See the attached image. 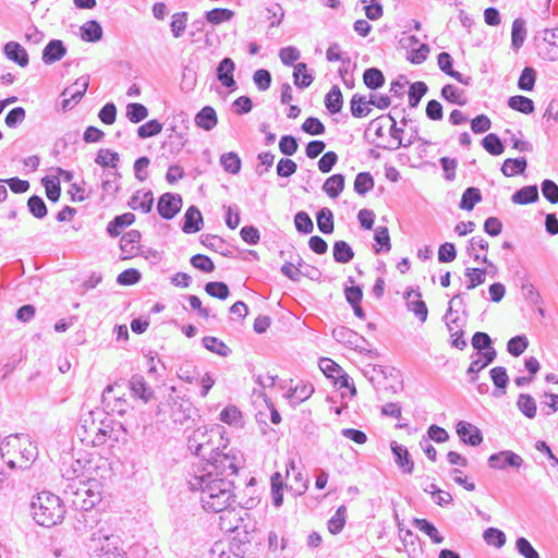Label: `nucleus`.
<instances>
[{"mask_svg":"<svg viewBox=\"0 0 558 558\" xmlns=\"http://www.w3.org/2000/svg\"><path fill=\"white\" fill-rule=\"evenodd\" d=\"M350 110L354 118H364L371 112L369 102L365 96L354 94L350 100Z\"/></svg>","mask_w":558,"mask_h":558,"instance_id":"f704fd0d","label":"nucleus"},{"mask_svg":"<svg viewBox=\"0 0 558 558\" xmlns=\"http://www.w3.org/2000/svg\"><path fill=\"white\" fill-rule=\"evenodd\" d=\"M519 410L529 418H534L536 415V402L526 393H521L518 398Z\"/></svg>","mask_w":558,"mask_h":558,"instance_id":"5fc2aeb1","label":"nucleus"},{"mask_svg":"<svg viewBox=\"0 0 558 558\" xmlns=\"http://www.w3.org/2000/svg\"><path fill=\"white\" fill-rule=\"evenodd\" d=\"M235 63L231 58H223L217 66V78L222 86L229 89H235L236 83L233 77Z\"/></svg>","mask_w":558,"mask_h":558,"instance_id":"2eb2a0df","label":"nucleus"},{"mask_svg":"<svg viewBox=\"0 0 558 558\" xmlns=\"http://www.w3.org/2000/svg\"><path fill=\"white\" fill-rule=\"evenodd\" d=\"M488 464L490 468L498 470H504L507 466L519 469L523 464V459L513 451L504 450L492 454L488 459Z\"/></svg>","mask_w":558,"mask_h":558,"instance_id":"f8f14e48","label":"nucleus"},{"mask_svg":"<svg viewBox=\"0 0 558 558\" xmlns=\"http://www.w3.org/2000/svg\"><path fill=\"white\" fill-rule=\"evenodd\" d=\"M413 524L418 531L429 536L433 543L440 544L444 542V537L439 534L436 526L426 519H415Z\"/></svg>","mask_w":558,"mask_h":558,"instance_id":"37998d69","label":"nucleus"},{"mask_svg":"<svg viewBox=\"0 0 558 558\" xmlns=\"http://www.w3.org/2000/svg\"><path fill=\"white\" fill-rule=\"evenodd\" d=\"M223 441L221 426H201L189 436L187 449L193 454L205 458L213 453L216 447L222 445Z\"/></svg>","mask_w":558,"mask_h":558,"instance_id":"0eeeda50","label":"nucleus"},{"mask_svg":"<svg viewBox=\"0 0 558 558\" xmlns=\"http://www.w3.org/2000/svg\"><path fill=\"white\" fill-rule=\"evenodd\" d=\"M193 407L187 400L174 402L171 408V418L177 424H184L192 417Z\"/></svg>","mask_w":558,"mask_h":558,"instance_id":"bb28decb","label":"nucleus"},{"mask_svg":"<svg viewBox=\"0 0 558 558\" xmlns=\"http://www.w3.org/2000/svg\"><path fill=\"white\" fill-rule=\"evenodd\" d=\"M482 145L486 151H488L493 156H498L504 153L505 146L500 138L494 134L489 133L482 140Z\"/></svg>","mask_w":558,"mask_h":558,"instance_id":"603ef678","label":"nucleus"},{"mask_svg":"<svg viewBox=\"0 0 558 558\" xmlns=\"http://www.w3.org/2000/svg\"><path fill=\"white\" fill-rule=\"evenodd\" d=\"M0 454L10 469H28L38 457L36 444L27 434L9 435L0 445Z\"/></svg>","mask_w":558,"mask_h":558,"instance_id":"f03ea898","label":"nucleus"},{"mask_svg":"<svg viewBox=\"0 0 558 558\" xmlns=\"http://www.w3.org/2000/svg\"><path fill=\"white\" fill-rule=\"evenodd\" d=\"M543 40L546 44V56L549 60H558V28L545 29Z\"/></svg>","mask_w":558,"mask_h":558,"instance_id":"2f4dec72","label":"nucleus"},{"mask_svg":"<svg viewBox=\"0 0 558 558\" xmlns=\"http://www.w3.org/2000/svg\"><path fill=\"white\" fill-rule=\"evenodd\" d=\"M120 160L119 154L110 149H99L95 162L102 167L117 168Z\"/></svg>","mask_w":558,"mask_h":558,"instance_id":"864d4df0","label":"nucleus"},{"mask_svg":"<svg viewBox=\"0 0 558 558\" xmlns=\"http://www.w3.org/2000/svg\"><path fill=\"white\" fill-rule=\"evenodd\" d=\"M31 510L35 522L45 527L61 523L65 514L60 497L49 492H41L34 497Z\"/></svg>","mask_w":558,"mask_h":558,"instance_id":"20e7f679","label":"nucleus"},{"mask_svg":"<svg viewBox=\"0 0 558 558\" xmlns=\"http://www.w3.org/2000/svg\"><path fill=\"white\" fill-rule=\"evenodd\" d=\"M129 388L134 397L141 399L145 403H147L154 395L150 386H148L145 378L140 374H135L131 377L129 380Z\"/></svg>","mask_w":558,"mask_h":558,"instance_id":"f3484780","label":"nucleus"},{"mask_svg":"<svg viewBox=\"0 0 558 558\" xmlns=\"http://www.w3.org/2000/svg\"><path fill=\"white\" fill-rule=\"evenodd\" d=\"M220 163L223 169L231 174H236L241 170V159L235 153L222 154L220 157Z\"/></svg>","mask_w":558,"mask_h":558,"instance_id":"6e6d98bb","label":"nucleus"},{"mask_svg":"<svg viewBox=\"0 0 558 558\" xmlns=\"http://www.w3.org/2000/svg\"><path fill=\"white\" fill-rule=\"evenodd\" d=\"M88 84V76H81L75 81V83L72 86L65 88L62 93V96H69V98L63 99L62 108L68 109L69 107H71V101L77 104L86 93Z\"/></svg>","mask_w":558,"mask_h":558,"instance_id":"ddd939ff","label":"nucleus"},{"mask_svg":"<svg viewBox=\"0 0 558 558\" xmlns=\"http://www.w3.org/2000/svg\"><path fill=\"white\" fill-rule=\"evenodd\" d=\"M66 53L63 43L59 39H52L43 51V61L46 64L54 63L61 60Z\"/></svg>","mask_w":558,"mask_h":558,"instance_id":"aec40b11","label":"nucleus"},{"mask_svg":"<svg viewBox=\"0 0 558 558\" xmlns=\"http://www.w3.org/2000/svg\"><path fill=\"white\" fill-rule=\"evenodd\" d=\"M27 207L35 218L43 219L47 215L46 204L40 196H31L27 201Z\"/></svg>","mask_w":558,"mask_h":558,"instance_id":"0e129e2a","label":"nucleus"},{"mask_svg":"<svg viewBox=\"0 0 558 558\" xmlns=\"http://www.w3.org/2000/svg\"><path fill=\"white\" fill-rule=\"evenodd\" d=\"M125 116L132 123H140L148 117V109L142 104L131 102L126 106Z\"/></svg>","mask_w":558,"mask_h":558,"instance_id":"09e8293b","label":"nucleus"},{"mask_svg":"<svg viewBox=\"0 0 558 558\" xmlns=\"http://www.w3.org/2000/svg\"><path fill=\"white\" fill-rule=\"evenodd\" d=\"M529 341L525 336H515L507 343L508 352L513 356L521 355L527 348Z\"/></svg>","mask_w":558,"mask_h":558,"instance_id":"338daca9","label":"nucleus"},{"mask_svg":"<svg viewBox=\"0 0 558 558\" xmlns=\"http://www.w3.org/2000/svg\"><path fill=\"white\" fill-rule=\"evenodd\" d=\"M487 270L483 268H466L465 277L468 278L466 289L472 290L485 282Z\"/></svg>","mask_w":558,"mask_h":558,"instance_id":"3c124183","label":"nucleus"},{"mask_svg":"<svg viewBox=\"0 0 558 558\" xmlns=\"http://www.w3.org/2000/svg\"><path fill=\"white\" fill-rule=\"evenodd\" d=\"M427 85L424 82H415L411 84L409 89V106L411 108L417 107L422 97L427 93Z\"/></svg>","mask_w":558,"mask_h":558,"instance_id":"bf43d9fd","label":"nucleus"},{"mask_svg":"<svg viewBox=\"0 0 558 558\" xmlns=\"http://www.w3.org/2000/svg\"><path fill=\"white\" fill-rule=\"evenodd\" d=\"M314 392V387L310 383H300L294 388L289 389L287 397L291 403L300 404L307 400Z\"/></svg>","mask_w":558,"mask_h":558,"instance_id":"cd10ccee","label":"nucleus"},{"mask_svg":"<svg viewBox=\"0 0 558 558\" xmlns=\"http://www.w3.org/2000/svg\"><path fill=\"white\" fill-rule=\"evenodd\" d=\"M345 520H347V508H345V506L342 505L336 510L335 514L328 520V523H327L328 531L333 535L340 533L342 531V529L344 527Z\"/></svg>","mask_w":558,"mask_h":558,"instance_id":"a18cd8bd","label":"nucleus"},{"mask_svg":"<svg viewBox=\"0 0 558 558\" xmlns=\"http://www.w3.org/2000/svg\"><path fill=\"white\" fill-rule=\"evenodd\" d=\"M242 454L223 441L209 454L201 473H211L213 477L229 478L236 474Z\"/></svg>","mask_w":558,"mask_h":558,"instance_id":"39448f33","label":"nucleus"},{"mask_svg":"<svg viewBox=\"0 0 558 558\" xmlns=\"http://www.w3.org/2000/svg\"><path fill=\"white\" fill-rule=\"evenodd\" d=\"M135 220V216L132 213H125L114 217L107 226V232L111 236H118L122 232V229L131 226Z\"/></svg>","mask_w":558,"mask_h":558,"instance_id":"7c9ffc66","label":"nucleus"},{"mask_svg":"<svg viewBox=\"0 0 558 558\" xmlns=\"http://www.w3.org/2000/svg\"><path fill=\"white\" fill-rule=\"evenodd\" d=\"M154 204V196L150 191H137L130 199L129 206L134 210H141L147 214L151 210Z\"/></svg>","mask_w":558,"mask_h":558,"instance_id":"5701e85b","label":"nucleus"},{"mask_svg":"<svg viewBox=\"0 0 558 558\" xmlns=\"http://www.w3.org/2000/svg\"><path fill=\"white\" fill-rule=\"evenodd\" d=\"M482 199L481 191L476 187H468L461 197L460 208L464 210H472L474 206Z\"/></svg>","mask_w":558,"mask_h":558,"instance_id":"49530a36","label":"nucleus"},{"mask_svg":"<svg viewBox=\"0 0 558 558\" xmlns=\"http://www.w3.org/2000/svg\"><path fill=\"white\" fill-rule=\"evenodd\" d=\"M342 105V93L337 85H333L325 97V106L331 114H335L341 111Z\"/></svg>","mask_w":558,"mask_h":558,"instance_id":"473e14b6","label":"nucleus"},{"mask_svg":"<svg viewBox=\"0 0 558 558\" xmlns=\"http://www.w3.org/2000/svg\"><path fill=\"white\" fill-rule=\"evenodd\" d=\"M457 433L460 439L470 446H478L483 441L481 430L471 423L461 421L457 424Z\"/></svg>","mask_w":558,"mask_h":558,"instance_id":"dca6fc26","label":"nucleus"},{"mask_svg":"<svg viewBox=\"0 0 558 558\" xmlns=\"http://www.w3.org/2000/svg\"><path fill=\"white\" fill-rule=\"evenodd\" d=\"M293 68L294 85L301 89L308 87L313 83L314 76L307 71V64L304 62H299Z\"/></svg>","mask_w":558,"mask_h":558,"instance_id":"c756f323","label":"nucleus"},{"mask_svg":"<svg viewBox=\"0 0 558 558\" xmlns=\"http://www.w3.org/2000/svg\"><path fill=\"white\" fill-rule=\"evenodd\" d=\"M141 241V233L137 230H131L124 233L120 240V248L123 253L132 256L138 250V244Z\"/></svg>","mask_w":558,"mask_h":558,"instance_id":"c85d7f7f","label":"nucleus"},{"mask_svg":"<svg viewBox=\"0 0 558 558\" xmlns=\"http://www.w3.org/2000/svg\"><path fill=\"white\" fill-rule=\"evenodd\" d=\"M191 490L201 493L202 507L207 512H219L235 502L233 482L230 478L213 477L211 473L194 474L187 481Z\"/></svg>","mask_w":558,"mask_h":558,"instance_id":"f257e3e1","label":"nucleus"},{"mask_svg":"<svg viewBox=\"0 0 558 558\" xmlns=\"http://www.w3.org/2000/svg\"><path fill=\"white\" fill-rule=\"evenodd\" d=\"M496 350L492 349V351H485L482 353L483 359L478 357L473 360L468 368V374L471 375L470 380L474 383L477 379L476 374L485 368L488 364H490L496 359Z\"/></svg>","mask_w":558,"mask_h":558,"instance_id":"a878e982","label":"nucleus"},{"mask_svg":"<svg viewBox=\"0 0 558 558\" xmlns=\"http://www.w3.org/2000/svg\"><path fill=\"white\" fill-rule=\"evenodd\" d=\"M316 220L317 227L322 233L330 234L333 232V214L329 208H322L316 215Z\"/></svg>","mask_w":558,"mask_h":558,"instance_id":"ea45409f","label":"nucleus"},{"mask_svg":"<svg viewBox=\"0 0 558 558\" xmlns=\"http://www.w3.org/2000/svg\"><path fill=\"white\" fill-rule=\"evenodd\" d=\"M233 12L229 9H213L206 13V20L211 24H220L232 19Z\"/></svg>","mask_w":558,"mask_h":558,"instance_id":"774afa93","label":"nucleus"},{"mask_svg":"<svg viewBox=\"0 0 558 558\" xmlns=\"http://www.w3.org/2000/svg\"><path fill=\"white\" fill-rule=\"evenodd\" d=\"M344 189V177L340 173L329 177L324 185V192L331 198H336Z\"/></svg>","mask_w":558,"mask_h":558,"instance_id":"c9c22d12","label":"nucleus"},{"mask_svg":"<svg viewBox=\"0 0 558 558\" xmlns=\"http://www.w3.org/2000/svg\"><path fill=\"white\" fill-rule=\"evenodd\" d=\"M286 477L291 482L289 484V489L295 495L301 496L307 490L308 480L303 476L301 471H296L295 462L293 460L289 461L287 464Z\"/></svg>","mask_w":558,"mask_h":558,"instance_id":"4468645a","label":"nucleus"},{"mask_svg":"<svg viewBox=\"0 0 558 558\" xmlns=\"http://www.w3.org/2000/svg\"><path fill=\"white\" fill-rule=\"evenodd\" d=\"M508 106L511 109L519 111L521 113H524V114H530L534 111L533 100L525 96H521V95L511 96L508 99Z\"/></svg>","mask_w":558,"mask_h":558,"instance_id":"c03bdc74","label":"nucleus"},{"mask_svg":"<svg viewBox=\"0 0 558 558\" xmlns=\"http://www.w3.org/2000/svg\"><path fill=\"white\" fill-rule=\"evenodd\" d=\"M195 123L198 128L210 131L213 130L217 123V114L213 107L206 106L204 107L195 117Z\"/></svg>","mask_w":558,"mask_h":558,"instance_id":"b1692460","label":"nucleus"},{"mask_svg":"<svg viewBox=\"0 0 558 558\" xmlns=\"http://www.w3.org/2000/svg\"><path fill=\"white\" fill-rule=\"evenodd\" d=\"M221 422L234 426L242 427L243 426V416L241 411L235 405L226 407L219 415Z\"/></svg>","mask_w":558,"mask_h":558,"instance_id":"4c0bfd02","label":"nucleus"},{"mask_svg":"<svg viewBox=\"0 0 558 558\" xmlns=\"http://www.w3.org/2000/svg\"><path fill=\"white\" fill-rule=\"evenodd\" d=\"M280 61L288 66H294L296 61L301 58V51L294 46H287L279 50Z\"/></svg>","mask_w":558,"mask_h":558,"instance_id":"e2e57ef3","label":"nucleus"},{"mask_svg":"<svg viewBox=\"0 0 558 558\" xmlns=\"http://www.w3.org/2000/svg\"><path fill=\"white\" fill-rule=\"evenodd\" d=\"M390 447L395 456L396 464L402 470L403 473L411 474L414 470V462L411 459L407 447L399 445L397 441H392Z\"/></svg>","mask_w":558,"mask_h":558,"instance_id":"a211bd4d","label":"nucleus"},{"mask_svg":"<svg viewBox=\"0 0 558 558\" xmlns=\"http://www.w3.org/2000/svg\"><path fill=\"white\" fill-rule=\"evenodd\" d=\"M332 337L340 343L359 351H365L367 341L357 332L347 327H338L332 330Z\"/></svg>","mask_w":558,"mask_h":558,"instance_id":"9d476101","label":"nucleus"},{"mask_svg":"<svg viewBox=\"0 0 558 558\" xmlns=\"http://www.w3.org/2000/svg\"><path fill=\"white\" fill-rule=\"evenodd\" d=\"M514 204L525 205L538 199V190L536 185H527L517 191L512 197Z\"/></svg>","mask_w":558,"mask_h":558,"instance_id":"72a5a7b5","label":"nucleus"},{"mask_svg":"<svg viewBox=\"0 0 558 558\" xmlns=\"http://www.w3.org/2000/svg\"><path fill=\"white\" fill-rule=\"evenodd\" d=\"M535 80L536 71L531 66H526L521 72L518 81V87L522 90L530 92L534 88Z\"/></svg>","mask_w":558,"mask_h":558,"instance_id":"680f3d73","label":"nucleus"},{"mask_svg":"<svg viewBox=\"0 0 558 558\" xmlns=\"http://www.w3.org/2000/svg\"><path fill=\"white\" fill-rule=\"evenodd\" d=\"M364 84L371 89H377L385 83L384 74L376 68L365 70L363 74Z\"/></svg>","mask_w":558,"mask_h":558,"instance_id":"de8ad7c7","label":"nucleus"},{"mask_svg":"<svg viewBox=\"0 0 558 558\" xmlns=\"http://www.w3.org/2000/svg\"><path fill=\"white\" fill-rule=\"evenodd\" d=\"M527 162L524 157L520 158H508L505 160L501 172L506 177H512L514 174L523 173L526 169Z\"/></svg>","mask_w":558,"mask_h":558,"instance_id":"58836bf2","label":"nucleus"},{"mask_svg":"<svg viewBox=\"0 0 558 558\" xmlns=\"http://www.w3.org/2000/svg\"><path fill=\"white\" fill-rule=\"evenodd\" d=\"M333 259L340 264H347L354 257L352 247L345 241H336L332 247Z\"/></svg>","mask_w":558,"mask_h":558,"instance_id":"e433bc0d","label":"nucleus"},{"mask_svg":"<svg viewBox=\"0 0 558 558\" xmlns=\"http://www.w3.org/2000/svg\"><path fill=\"white\" fill-rule=\"evenodd\" d=\"M483 538L488 545H493L496 548L502 547L506 543L505 533L496 527L486 529L484 531Z\"/></svg>","mask_w":558,"mask_h":558,"instance_id":"13d9d810","label":"nucleus"},{"mask_svg":"<svg viewBox=\"0 0 558 558\" xmlns=\"http://www.w3.org/2000/svg\"><path fill=\"white\" fill-rule=\"evenodd\" d=\"M205 291L210 296L217 298L219 300H226L230 294L228 286L225 282L220 281H213L206 283Z\"/></svg>","mask_w":558,"mask_h":558,"instance_id":"69168bd1","label":"nucleus"},{"mask_svg":"<svg viewBox=\"0 0 558 558\" xmlns=\"http://www.w3.org/2000/svg\"><path fill=\"white\" fill-rule=\"evenodd\" d=\"M203 344L207 350L220 356H228L231 353L229 347L216 337H204Z\"/></svg>","mask_w":558,"mask_h":558,"instance_id":"8fccbe9b","label":"nucleus"},{"mask_svg":"<svg viewBox=\"0 0 558 558\" xmlns=\"http://www.w3.org/2000/svg\"><path fill=\"white\" fill-rule=\"evenodd\" d=\"M203 225V216L195 206H190L184 215L182 231L184 233H195L201 230Z\"/></svg>","mask_w":558,"mask_h":558,"instance_id":"4be33fe9","label":"nucleus"},{"mask_svg":"<svg viewBox=\"0 0 558 558\" xmlns=\"http://www.w3.org/2000/svg\"><path fill=\"white\" fill-rule=\"evenodd\" d=\"M93 461L89 458V453L83 450H72L71 452H65L61 458V466L60 471L62 477L69 483L73 481L81 480V476H84L85 473H90L93 469Z\"/></svg>","mask_w":558,"mask_h":558,"instance_id":"6e6552de","label":"nucleus"},{"mask_svg":"<svg viewBox=\"0 0 558 558\" xmlns=\"http://www.w3.org/2000/svg\"><path fill=\"white\" fill-rule=\"evenodd\" d=\"M87 423L88 420L85 418L83 427L93 436L90 440L93 446H102L109 442L112 447L120 441H126V429L124 426L110 417L99 420L98 424H96L93 417L90 425H87Z\"/></svg>","mask_w":558,"mask_h":558,"instance_id":"423d86ee","label":"nucleus"},{"mask_svg":"<svg viewBox=\"0 0 558 558\" xmlns=\"http://www.w3.org/2000/svg\"><path fill=\"white\" fill-rule=\"evenodd\" d=\"M86 546L95 558H125V553L118 546V538L102 533L101 530L92 534Z\"/></svg>","mask_w":558,"mask_h":558,"instance_id":"1a4fd4ad","label":"nucleus"},{"mask_svg":"<svg viewBox=\"0 0 558 558\" xmlns=\"http://www.w3.org/2000/svg\"><path fill=\"white\" fill-rule=\"evenodd\" d=\"M525 34L524 22L519 19L514 20L511 29V45L515 50L523 45Z\"/></svg>","mask_w":558,"mask_h":558,"instance_id":"052dcab7","label":"nucleus"},{"mask_svg":"<svg viewBox=\"0 0 558 558\" xmlns=\"http://www.w3.org/2000/svg\"><path fill=\"white\" fill-rule=\"evenodd\" d=\"M63 495L76 510L88 511L100 501V483L90 477L69 482L63 488Z\"/></svg>","mask_w":558,"mask_h":558,"instance_id":"7ed1b4c3","label":"nucleus"},{"mask_svg":"<svg viewBox=\"0 0 558 558\" xmlns=\"http://www.w3.org/2000/svg\"><path fill=\"white\" fill-rule=\"evenodd\" d=\"M82 38L85 41L95 43L101 39L102 28L97 21H88L82 27Z\"/></svg>","mask_w":558,"mask_h":558,"instance_id":"79ce46f5","label":"nucleus"},{"mask_svg":"<svg viewBox=\"0 0 558 558\" xmlns=\"http://www.w3.org/2000/svg\"><path fill=\"white\" fill-rule=\"evenodd\" d=\"M441 96L447 101L458 106H464L468 102V98L465 97L464 92L451 84H447L441 88Z\"/></svg>","mask_w":558,"mask_h":558,"instance_id":"a19ab883","label":"nucleus"},{"mask_svg":"<svg viewBox=\"0 0 558 558\" xmlns=\"http://www.w3.org/2000/svg\"><path fill=\"white\" fill-rule=\"evenodd\" d=\"M182 207V198L179 194L165 193L160 196L157 210L163 219H172Z\"/></svg>","mask_w":558,"mask_h":558,"instance_id":"9b49d317","label":"nucleus"},{"mask_svg":"<svg viewBox=\"0 0 558 558\" xmlns=\"http://www.w3.org/2000/svg\"><path fill=\"white\" fill-rule=\"evenodd\" d=\"M219 526L226 533L234 532L239 527V523L242 520L239 512L234 509L228 508L225 511H219Z\"/></svg>","mask_w":558,"mask_h":558,"instance_id":"393cba45","label":"nucleus"},{"mask_svg":"<svg viewBox=\"0 0 558 558\" xmlns=\"http://www.w3.org/2000/svg\"><path fill=\"white\" fill-rule=\"evenodd\" d=\"M374 187V179L368 172H360L354 180V191L364 195Z\"/></svg>","mask_w":558,"mask_h":558,"instance_id":"4d7b16f0","label":"nucleus"},{"mask_svg":"<svg viewBox=\"0 0 558 558\" xmlns=\"http://www.w3.org/2000/svg\"><path fill=\"white\" fill-rule=\"evenodd\" d=\"M5 57L24 68L28 64V54L26 50L16 41H9L3 47Z\"/></svg>","mask_w":558,"mask_h":558,"instance_id":"412c9836","label":"nucleus"},{"mask_svg":"<svg viewBox=\"0 0 558 558\" xmlns=\"http://www.w3.org/2000/svg\"><path fill=\"white\" fill-rule=\"evenodd\" d=\"M422 295L420 291L411 290L407 293V306L421 323L426 322L428 310L424 301L421 300Z\"/></svg>","mask_w":558,"mask_h":558,"instance_id":"6ab92c4d","label":"nucleus"}]
</instances>
